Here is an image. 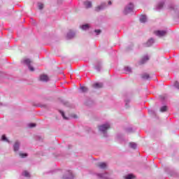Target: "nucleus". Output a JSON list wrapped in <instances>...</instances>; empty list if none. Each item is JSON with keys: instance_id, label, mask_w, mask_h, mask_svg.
<instances>
[{"instance_id": "1", "label": "nucleus", "mask_w": 179, "mask_h": 179, "mask_svg": "<svg viewBox=\"0 0 179 179\" xmlns=\"http://www.w3.org/2000/svg\"><path fill=\"white\" fill-rule=\"evenodd\" d=\"M31 62H32L31 60L30 59H27V58L24 59L22 61L23 64H25V65L28 66L29 71H31V72H34V67L31 66Z\"/></svg>"}, {"instance_id": "2", "label": "nucleus", "mask_w": 179, "mask_h": 179, "mask_svg": "<svg viewBox=\"0 0 179 179\" xmlns=\"http://www.w3.org/2000/svg\"><path fill=\"white\" fill-rule=\"evenodd\" d=\"M99 129L101 131L106 133L107 129H110V124H106L99 127Z\"/></svg>"}, {"instance_id": "3", "label": "nucleus", "mask_w": 179, "mask_h": 179, "mask_svg": "<svg viewBox=\"0 0 179 179\" xmlns=\"http://www.w3.org/2000/svg\"><path fill=\"white\" fill-rule=\"evenodd\" d=\"M134 10V4L130 3L129 7H127L124 10V13L127 15V13H129V12H132Z\"/></svg>"}, {"instance_id": "4", "label": "nucleus", "mask_w": 179, "mask_h": 179, "mask_svg": "<svg viewBox=\"0 0 179 179\" xmlns=\"http://www.w3.org/2000/svg\"><path fill=\"white\" fill-rule=\"evenodd\" d=\"M166 31H155V34L158 36L159 37H163V36H166Z\"/></svg>"}, {"instance_id": "5", "label": "nucleus", "mask_w": 179, "mask_h": 179, "mask_svg": "<svg viewBox=\"0 0 179 179\" xmlns=\"http://www.w3.org/2000/svg\"><path fill=\"white\" fill-rule=\"evenodd\" d=\"M40 80H41L42 82H48V80H50V78H48V76L43 74L40 76Z\"/></svg>"}, {"instance_id": "6", "label": "nucleus", "mask_w": 179, "mask_h": 179, "mask_svg": "<svg viewBox=\"0 0 179 179\" xmlns=\"http://www.w3.org/2000/svg\"><path fill=\"white\" fill-rule=\"evenodd\" d=\"M106 6V4L102 3L100 6H98L95 8V11L96 12H100L102 9H104V7Z\"/></svg>"}, {"instance_id": "7", "label": "nucleus", "mask_w": 179, "mask_h": 179, "mask_svg": "<svg viewBox=\"0 0 179 179\" xmlns=\"http://www.w3.org/2000/svg\"><path fill=\"white\" fill-rule=\"evenodd\" d=\"M84 5L87 9H89L90 8H92V1H85Z\"/></svg>"}, {"instance_id": "8", "label": "nucleus", "mask_w": 179, "mask_h": 179, "mask_svg": "<svg viewBox=\"0 0 179 179\" xmlns=\"http://www.w3.org/2000/svg\"><path fill=\"white\" fill-rule=\"evenodd\" d=\"M19 146H20V143L19 142H15L14 144V152H17L19 150Z\"/></svg>"}, {"instance_id": "9", "label": "nucleus", "mask_w": 179, "mask_h": 179, "mask_svg": "<svg viewBox=\"0 0 179 179\" xmlns=\"http://www.w3.org/2000/svg\"><path fill=\"white\" fill-rule=\"evenodd\" d=\"M98 167H99V169H106L107 167V164L104 162H100L99 164H98Z\"/></svg>"}, {"instance_id": "10", "label": "nucleus", "mask_w": 179, "mask_h": 179, "mask_svg": "<svg viewBox=\"0 0 179 179\" xmlns=\"http://www.w3.org/2000/svg\"><path fill=\"white\" fill-rule=\"evenodd\" d=\"M153 43H155V41L153 40V38H150L146 43V47H150V45H152V44H153Z\"/></svg>"}, {"instance_id": "11", "label": "nucleus", "mask_w": 179, "mask_h": 179, "mask_svg": "<svg viewBox=\"0 0 179 179\" xmlns=\"http://www.w3.org/2000/svg\"><path fill=\"white\" fill-rule=\"evenodd\" d=\"M94 87L95 89H100V88L103 87V83H96L94 84Z\"/></svg>"}, {"instance_id": "12", "label": "nucleus", "mask_w": 179, "mask_h": 179, "mask_svg": "<svg viewBox=\"0 0 179 179\" xmlns=\"http://www.w3.org/2000/svg\"><path fill=\"white\" fill-rule=\"evenodd\" d=\"M146 61H149V57L148 56H145L144 57H143L142 60L141 61V64H145Z\"/></svg>"}, {"instance_id": "13", "label": "nucleus", "mask_w": 179, "mask_h": 179, "mask_svg": "<svg viewBox=\"0 0 179 179\" xmlns=\"http://www.w3.org/2000/svg\"><path fill=\"white\" fill-rule=\"evenodd\" d=\"M140 22L141 23H145L146 22V16L145 15H142L141 17H140Z\"/></svg>"}, {"instance_id": "14", "label": "nucleus", "mask_w": 179, "mask_h": 179, "mask_svg": "<svg viewBox=\"0 0 179 179\" xmlns=\"http://www.w3.org/2000/svg\"><path fill=\"white\" fill-rule=\"evenodd\" d=\"M160 111H161V113H166V111H167V106H164L161 107Z\"/></svg>"}, {"instance_id": "15", "label": "nucleus", "mask_w": 179, "mask_h": 179, "mask_svg": "<svg viewBox=\"0 0 179 179\" xmlns=\"http://www.w3.org/2000/svg\"><path fill=\"white\" fill-rule=\"evenodd\" d=\"M129 146L132 149H136V143H130Z\"/></svg>"}, {"instance_id": "16", "label": "nucleus", "mask_w": 179, "mask_h": 179, "mask_svg": "<svg viewBox=\"0 0 179 179\" xmlns=\"http://www.w3.org/2000/svg\"><path fill=\"white\" fill-rule=\"evenodd\" d=\"M1 141H3L4 142H9V140H8V138H6V136L3 135L1 136Z\"/></svg>"}, {"instance_id": "17", "label": "nucleus", "mask_w": 179, "mask_h": 179, "mask_svg": "<svg viewBox=\"0 0 179 179\" xmlns=\"http://www.w3.org/2000/svg\"><path fill=\"white\" fill-rule=\"evenodd\" d=\"M132 178H135V176H134V175H132V174L127 175V176L125 177V179H132Z\"/></svg>"}, {"instance_id": "18", "label": "nucleus", "mask_w": 179, "mask_h": 179, "mask_svg": "<svg viewBox=\"0 0 179 179\" xmlns=\"http://www.w3.org/2000/svg\"><path fill=\"white\" fill-rule=\"evenodd\" d=\"M83 30H87L89 29V24H86L82 26Z\"/></svg>"}, {"instance_id": "19", "label": "nucleus", "mask_w": 179, "mask_h": 179, "mask_svg": "<svg viewBox=\"0 0 179 179\" xmlns=\"http://www.w3.org/2000/svg\"><path fill=\"white\" fill-rule=\"evenodd\" d=\"M80 90L83 93H86V92H87V87H80Z\"/></svg>"}, {"instance_id": "20", "label": "nucleus", "mask_w": 179, "mask_h": 179, "mask_svg": "<svg viewBox=\"0 0 179 179\" xmlns=\"http://www.w3.org/2000/svg\"><path fill=\"white\" fill-rule=\"evenodd\" d=\"M142 78L143 79H149V74H143Z\"/></svg>"}, {"instance_id": "21", "label": "nucleus", "mask_w": 179, "mask_h": 179, "mask_svg": "<svg viewBox=\"0 0 179 179\" xmlns=\"http://www.w3.org/2000/svg\"><path fill=\"white\" fill-rule=\"evenodd\" d=\"M20 157H22V158L27 157V154H26V153H20Z\"/></svg>"}, {"instance_id": "22", "label": "nucleus", "mask_w": 179, "mask_h": 179, "mask_svg": "<svg viewBox=\"0 0 179 179\" xmlns=\"http://www.w3.org/2000/svg\"><path fill=\"white\" fill-rule=\"evenodd\" d=\"M24 176L25 177H30V174L29 173V172H27V171H24Z\"/></svg>"}, {"instance_id": "23", "label": "nucleus", "mask_w": 179, "mask_h": 179, "mask_svg": "<svg viewBox=\"0 0 179 179\" xmlns=\"http://www.w3.org/2000/svg\"><path fill=\"white\" fill-rule=\"evenodd\" d=\"M29 128H34V127H36V124H34V123H30V124H29Z\"/></svg>"}, {"instance_id": "24", "label": "nucleus", "mask_w": 179, "mask_h": 179, "mask_svg": "<svg viewBox=\"0 0 179 179\" xmlns=\"http://www.w3.org/2000/svg\"><path fill=\"white\" fill-rule=\"evenodd\" d=\"M164 5V3H159L158 5L159 9H162V7Z\"/></svg>"}, {"instance_id": "25", "label": "nucleus", "mask_w": 179, "mask_h": 179, "mask_svg": "<svg viewBox=\"0 0 179 179\" xmlns=\"http://www.w3.org/2000/svg\"><path fill=\"white\" fill-rule=\"evenodd\" d=\"M175 87H176L177 89H179V83H178V81H176V82H175Z\"/></svg>"}, {"instance_id": "26", "label": "nucleus", "mask_w": 179, "mask_h": 179, "mask_svg": "<svg viewBox=\"0 0 179 179\" xmlns=\"http://www.w3.org/2000/svg\"><path fill=\"white\" fill-rule=\"evenodd\" d=\"M60 113H61L63 118H64V120H68V118H66V117H65V113H64V112L61 111Z\"/></svg>"}, {"instance_id": "27", "label": "nucleus", "mask_w": 179, "mask_h": 179, "mask_svg": "<svg viewBox=\"0 0 179 179\" xmlns=\"http://www.w3.org/2000/svg\"><path fill=\"white\" fill-rule=\"evenodd\" d=\"M43 8H44V5H43L41 3L38 5V8L39 9H43Z\"/></svg>"}, {"instance_id": "28", "label": "nucleus", "mask_w": 179, "mask_h": 179, "mask_svg": "<svg viewBox=\"0 0 179 179\" xmlns=\"http://www.w3.org/2000/svg\"><path fill=\"white\" fill-rule=\"evenodd\" d=\"M95 33H96L97 34H100V33H101V30L96 29V30H95Z\"/></svg>"}, {"instance_id": "29", "label": "nucleus", "mask_w": 179, "mask_h": 179, "mask_svg": "<svg viewBox=\"0 0 179 179\" xmlns=\"http://www.w3.org/2000/svg\"><path fill=\"white\" fill-rule=\"evenodd\" d=\"M108 5H111V1H108Z\"/></svg>"}, {"instance_id": "30", "label": "nucleus", "mask_w": 179, "mask_h": 179, "mask_svg": "<svg viewBox=\"0 0 179 179\" xmlns=\"http://www.w3.org/2000/svg\"><path fill=\"white\" fill-rule=\"evenodd\" d=\"M70 177H72V173L70 174Z\"/></svg>"}, {"instance_id": "31", "label": "nucleus", "mask_w": 179, "mask_h": 179, "mask_svg": "<svg viewBox=\"0 0 179 179\" xmlns=\"http://www.w3.org/2000/svg\"><path fill=\"white\" fill-rule=\"evenodd\" d=\"M65 179H68V178H65Z\"/></svg>"}]
</instances>
